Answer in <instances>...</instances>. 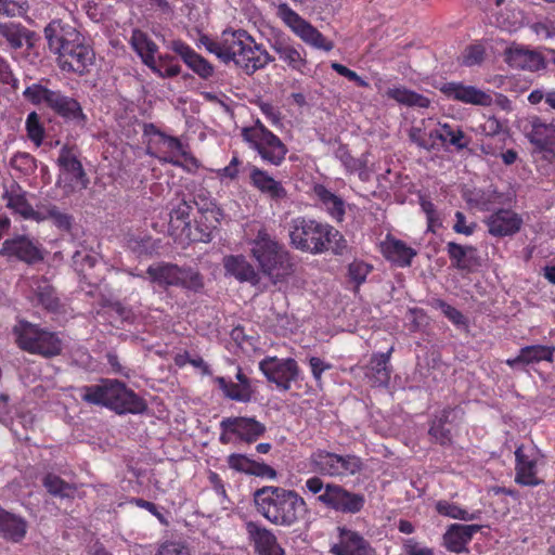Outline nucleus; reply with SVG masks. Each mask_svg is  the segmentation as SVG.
I'll return each instance as SVG.
<instances>
[{
    "instance_id": "1",
    "label": "nucleus",
    "mask_w": 555,
    "mask_h": 555,
    "mask_svg": "<svg viewBox=\"0 0 555 555\" xmlns=\"http://www.w3.org/2000/svg\"><path fill=\"white\" fill-rule=\"evenodd\" d=\"M312 472L319 474L309 477L304 485V491L317 495V502L327 509L354 515L365 505L362 493L352 492L343 485L324 482L321 476L331 478H347L354 476L364 468L363 460L352 453L338 454L324 449H317L309 456Z\"/></svg>"
},
{
    "instance_id": "2",
    "label": "nucleus",
    "mask_w": 555,
    "mask_h": 555,
    "mask_svg": "<svg viewBox=\"0 0 555 555\" xmlns=\"http://www.w3.org/2000/svg\"><path fill=\"white\" fill-rule=\"evenodd\" d=\"M199 42L205 49L224 63L233 62L247 75L264 68L273 57L244 29H225L220 37L212 39L202 36Z\"/></svg>"
},
{
    "instance_id": "3",
    "label": "nucleus",
    "mask_w": 555,
    "mask_h": 555,
    "mask_svg": "<svg viewBox=\"0 0 555 555\" xmlns=\"http://www.w3.org/2000/svg\"><path fill=\"white\" fill-rule=\"evenodd\" d=\"M44 36L50 51L57 55V65L62 70L82 75L93 64V49L74 26L52 21L44 28Z\"/></svg>"
},
{
    "instance_id": "4",
    "label": "nucleus",
    "mask_w": 555,
    "mask_h": 555,
    "mask_svg": "<svg viewBox=\"0 0 555 555\" xmlns=\"http://www.w3.org/2000/svg\"><path fill=\"white\" fill-rule=\"evenodd\" d=\"M256 511L270 524L291 528L308 514V504L296 490L263 486L254 492Z\"/></svg>"
},
{
    "instance_id": "5",
    "label": "nucleus",
    "mask_w": 555,
    "mask_h": 555,
    "mask_svg": "<svg viewBox=\"0 0 555 555\" xmlns=\"http://www.w3.org/2000/svg\"><path fill=\"white\" fill-rule=\"evenodd\" d=\"M247 244L260 273L273 285L285 283L294 274L295 263L289 250L266 227H260Z\"/></svg>"
},
{
    "instance_id": "6",
    "label": "nucleus",
    "mask_w": 555,
    "mask_h": 555,
    "mask_svg": "<svg viewBox=\"0 0 555 555\" xmlns=\"http://www.w3.org/2000/svg\"><path fill=\"white\" fill-rule=\"evenodd\" d=\"M291 244L298 250L313 255L331 250L344 255L348 242L333 225L307 217H297L288 224Z\"/></svg>"
},
{
    "instance_id": "7",
    "label": "nucleus",
    "mask_w": 555,
    "mask_h": 555,
    "mask_svg": "<svg viewBox=\"0 0 555 555\" xmlns=\"http://www.w3.org/2000/svg\"><path fill=\"white\" fill-rule=\"evenodd\" d=\"M82 391L86 402L106 406L117 414H139L147 408L144 399L117 379H105L100 385L85 386Z\"/></svg>"
},
{
    "instance_id": "8",
    "label": "nucleus",
    "mask_w": 555,
    "mask_h": 555,
    "mask_svg": "<svg viewBox=\"0 0 555 555\" xmlns=\"http://www.w3.org/2000/svg\"><path fill=\"white\" fill-rule=\"evenodd\" d=\"M16 346L30 354L46 359L62 353L63 341L59 334L26 320H18L12 328Z\"/></svg>"
},
{
    "instance_id": "9",
    "label": "nucleus",
    "mask_w": 555,
    "mask_h": 555,
    "mask_svg": "<svg viewBox=\"0 0 555 555\" xmlns=\"http://www.w3.org/2000/svg\"><path fill=\"white\" fill-rule=\"evenodd\" d=\"M23 96L34 105H44L76 126L85 127L87 124V116L82 112L80 103L60 90L49 89L41 83H33L23 91Z\"/></svg>"
},
{
    "instance_id": "10",
    "label": "nucleus",
    "mask_w": 555,
    "mask_h": 555,
    "mask_svg": "<svg viewBox=\"0 0 555 555\" xmlns=\"http://www.w3.org/2000/svg\"><path fill=\"white\" fill-rule=\"evenodd\" d=\"M219 441L221 444L232 443L238 440L245 443H254L267 431L263 423L254 416H229L219 423Z\"/></svg>"
},
{
    "instance_id": "11",
    "label": "nucleus",
    "mask_w": 555,
    "mask_h": 555,
    "mask_svg": "<svg viewBox=\"0 0 555 555\" xmlns=\"http://www.w3.org/2000/svg\"><path fill=\"white\" fill-rule=\"evenodd\" d=\"M155 138L149 143L146 153L157 158L163 164H170L176 167H182L183 158L186 163L198 167V160L190 153L189 146L183 144L178 138L167 135L164 132L155 130Z\"/></svg>"
},
{
    "instance_id": "12",
    "label": "nucleus",
    "mask_w": 555,
    "mask_h": 555,
    "mask_svg": "<svg viewBox=\"0 0 555 555\" xmlns=\"http://www.w3.org/2000/svg\"><path fill=\"white\" fill-rule=\"evenodd\" d=\"M276 15L307 44L324 51H331L333 49V43L313 25L295 12L286 2H282L278 5Z\"/></svg>"
},
{
    "instance_id": "13",
    "label": "nucleus",
    "mask_w": 555,
    "mask_h": 555,
    "mask_svg": "<svg viewBox=\"0 0 555 555\" xmlns=\"http://www.w3.org/2000/svg\"><path fill=\"white\" fill-rule=\"evenodd\" d=\"M259 370L267 380L276 385L280 390L287 391L292 383L300 376L298 363L293 358L266 357L259 362Z\"/></svg>"
},
{
    "instance_id": "14",
    "label": "nucleus",
    "mask_w": 555,
    "mask_h": 555,
    "mask_svg": "<svg viewBox=\"0 0 555 555\" xmlns=\"http://www.w3.org/2000/svg\"><path fill=\"white\" fill-rule=\"evenodd\" d=\"M465 411L460 406L448 405L436 412L429 422L428 435L436 443L446 447L452 443L451 428L464 420Z\"/></svg>"
},
{
    "instance_id": "15",
    "label": "nucleus",
    "mask_w": 555,
    "mask_h": 555,
    "mask_svg": "<svg viewBox=\"0 0 555 555\" xmlns=\"http://www.w3.org/2000/svg\"><path fill=\"white\" fill-rule=\"evenodd\" d=\"M515 482L527 487H537L544 482L538 476L537 452L524 444L515 450Z\"/></svg>"
},
{
    "instance_id": "16",
    "label": "nucleus",
    "mask_w": 555,
    "mask_h": 555,
    "mask_svg": "<svg viewBox=\"0 0 555 555\" xmlns=\"http://www.w3.org/2000/svg\"><path fill=\"white\" fill-rule=\"evenodd\" d=\"M337 538L330 547L332 555H371V543L358 531L346 526L337 527Z\"/></svg>"
},
{
    "instance_id": "17",
    "label": "nucleus",
    "mask_w": 555,
    "mask_h": 555,
    "mask_svg": "<svg viewBox=\"0 0 555 555\" xmlns=\"http://www.w3.org/2000/svg\"><path fill=\"white\" fill-rule=\"evenodd\" d=\"M439 90L447 99L465 104L491 106L493 103V99L490 93L474 86L464 85L463 82H443L439 86Z\"/></svg>"
},
{
    "instance_id": "18",
    "label": "nucleus",
    "mask_w": 555,
    "mask_h": 555,
    "mask_svg": "<svg viewBox=\"0 0 555 555\" xmlns=\"http://www.w3.org/2000/svg\"><path fill=\"white\" fill-rule=\"evenodd\" d=\"M0 255L8 258H16L27 263H35L43 259L39 245L26 235H15L7 238Z\"/></svg>"
},
{
    "instance_id": "19",
    "label": "nucleus",
    "mask_w": 555,
    "mask_h": 555,
    "mask_svg": "<svg viewBox=\"0 0 555 555\" xmlns=\"http://www.w3.org/2000/svg\"><path fill=\"white\" fill-rule=\"evenodd\" d=\"M246 143L258 153L264 163L273 166H280L288 152L286 145L273 132L264 133L260 138L256 137Z\"/></svg>"
},
{
    "instance_id": "20",
    "label": "nucleus",
    "mask_w": 555,
    "mask_h": 555,
    "mask_svg": "<svg viewBox=\"0 0 555 555\" xmlns=\"http://www.w3.org/2000/svg\"><path fill=\"white\" fill-rule=\"evenodd\" d=\"M168 48L178 54L183 63L202 79L207 80L214 76V66L184 41L172 40Z\"/></svg>"
},
{
    "instance_id": "21",
    "label": "nucleus",
    "mask_w": 555,
    "mask_h": 555,
    "mask_svg": "<svg viewBox=\"0 0 555 555\" xmlns=\"http://www.w3.org/2000/svg\"><path fill=\"white\" fill-rule=\"evenodd\" d=\"M245 529L258 555H285L274 533L256 521H247Z\"/></svg>"
},
{
    "instance_id": "22",
    "label": "nucleus",
    "mask_w": 555,
    "mask_h": 555,
    "mask_svg": "<svg viewBox=\"0 0 555 555\" xmlns=\"http://www.w3.org/2000/svg\"><path fill=\"white\" fill-rule=\"evenodd\" d=\"M271 48L291 69L301 75L310 74L311 70L306 57V51L302 48L295 46L286 39H275Z\"/></svg>"
},
{
    "instance_id": "23",
    "label": "nucleus",
    "mask_w": 555,
    "mask_h": 555,
    "mask_svg": "<svg viewBox=\"0 0 555 555\" xmlns=\"http://www.w3.org/2000/svg\"><path fill=\"white\" fill-rule=\"evenodd\" d=\"M486 224L491 235L509 236L520 230L522 218L512 209H498L487 218Z\"/></svg>"
},
{
    "instance_id": "24",
    "label": "nucleus",
    "mask_w": 555,
    "mask_h": 555,
    "mask_svg": "<svg viewBox=\"0 0 555 555\" xmlns=\"http://www.w3.org/2000/svg\"><path fill=\"white\" fill-rule=\"evenodd\" d=\"M223 268L227 275L233 276L241 283H249L251 286L260 284V271L243 255H230L223 258Z\"/></svg>"
},
{
    "instance_id": "25",
    "label": "nucleus",
    "mask_w": 555,
    "mask_h": 555,
    "mask_svg": "<svg viewBox=\"0 0 555 555\" xmlns=\"http://www.w3.org/2000/svg\"><path fill=\"white\" fill-rule=\"evenodd\" d=\"M393 347L386 352L373 353L365 367V376L373 387H384L389 384L391 366L389 364Z\"/></svg>"
},
{
    "instance_id": "26",
    "label": "nucleus",
    "mask_w": 555,
    "mask_h": 555,
    "mask_svg": "<svg viewBox=\"0 0 555 555\" xmlns=\"http://www.w3.org/2000/svg\"><path fill=\"white\" fill-rule=\"evenodd\" d=\"M481 527L479 525H461L452 524L443 534L444 547L453 553H463L467 551V544L472 541L473 535L477 533Z\"/></svg>"
},
{
    "instance_id": "27",
    "label": "nucleus",
    "mask_w": 555,
    "mask_h": 555,
    "mask_svg": "<svg viewBox=\"0 0 555 555\" xmlns=\"http://www.w3.org/2000/svg\"><path fill=\"white\" fill-rule=\"evenodd\" d=\"M57 163L65 173L70 175L72 181H74L79 189L82 190L88 186L89 180L78 159L77 151L74 147L64 145L60 150Z\"/></svg>"
},
{
    "instance_id": "28",
    "label": "nucleus",
    "mask_w": 555,
    "mask_h": 555,
    "mask_svg": "<svg viewBox=\"0 0 555 555\" xmlns=\"http://www.w3.org/2000/svg\"><path fill=\"white\" fill-rule=\"evenodd\" d=\"M250 184L262 194L273 201H281L286 197L287 192L280 181H276L267 171L253 166L249 173Z\"/></svg>"
},
{
    "instance_id": "29",
    "label": "nucleus",
    "mask_w": 555,
    "mask_h": 555,
    "mask_svg": "<svg viewBox=\"0 0 555 555\" xmlns=\"http://www.w3.org/2000/svg\"><path fill=\"white\" fill-rule=\"evenodd\" d=\"M7 206L25 219L41 221V211H36L26 198V192L16 183H12L3 194Z\"/></svg>"
},
{
    "instance_id": "30",
    "label": "nucleus",
    "mask_w": 555,
    "mask_h": 555,
    "mask_svg": "<svg viewBox=\"0 0 555 555\" xmlns=\"http://www.w3.org/2000/svg\"><path fill=\"white\" fill-rule=\"evenodd\" d=\"M383 255L399 267H408L417 251L408 246L403 241L387 235L380 244Z\"/></svg>"
},
{
    "instance_id": "31",
    "label": "nucleus",
    "mask_w": 555,
    "mask_h": 555,
    "mask_svg": "<svg viewBox=\"0 0 555 555\" xmlns=\"http://www.w3.org/2000/svg\"><path fill=\"white\" fill-rule=\"evenodd\" d=\"M555 347L545 345L526 346L519 350L517 357L507 359L506 364L513 369L529 364L540 363L542 361L552 362Z\"/></svg>"
},
{
    "instance_id": "32",
    "label": "nucleus",
    "mask_w": 555,
    "mask_h": 555,
    "mask_svg": "<svg viewBox=\"0 0 555 555\" xmlns=\"http://www.w3.org/2000/svg\"><path fill=\"white\" fill-rule=\"evenodd\" d=\"M27 533V521L0 506V537L12 542L22 541Z\"/></svg>"
},
{
    "instance_id": "33",
    "label": "nucleus",
    "mask_w": 555,
    "mask_h": 555,
    "mask_svg": "<svg viewBox=\"0 0 555 555\" xmlns=\"http://www.w3.org/2000/svg\"><path fill=\"white\" fill-rule=\"evenodd\" d=\"M446 249L452 266L459 270H470L480 264L478 250L472 245L449 242Z\"/></svg>"
},
{
    "instance_id": "34",
    "label": "nucleus",
    "mask_w": 555,
    "mask_h": 555,
    "mask_svg": "<svg viewBox=\"0 0 555 555\" xmlns=\"http://www.w3.org/2000/svg\"><path fill=\"white\" fill-rule=\"evenodd\" d=\"M506 61L514 68L530 72H537L544 67L543 57L539 53L525 48L509 49Z\"/></svg>"
},
{
    "instance_id": "35",
    "label": "nucleus",
    "mask_w": 555,
    "mask_h": 555,
    "mask_svg": "<svg viewBox=\"0 0 555 555\" xmlns=\"http://www.w3.org/2000/svg\"><path fill=\"white\" fill-rule=\"evenodd\" d=\"M313 194L321 203L323 209L336 221H343L345 216V202L326 189L323 184L313 186Z\"/></svg>"
},
{
    "instance_id": "36",
    "label": "nucleus",
    "mask_w": 555,
    "mask_h": 555,
    "mask_svg": "<svg viewBox=\"0 0 555 555\" xmlns=\"http://www.w3.org/2000/svg\"><path fill=\"white\" fill-rule=\"evenodd\" d=\"M130 44L146 66H154L158 47L144 31L134 29Z\"/></svg>"
},
{
    "instance_id": "37",
    "label": "nucleus",
    "mask_w": 555,
    "mask_h": 555,
    "mask_svg": "<svg viewBox=\"0 0 555 555\" xmlns=\"http://www.w3.org/2000/svg\"><path fill=\"white\" fill-rule=\"evenodd\" d=\"M430 137L436 138L442 145H452L456 150H464L468 145L464 132L460 127H454L449 124H440L436 121V131L430 132Z\"/></svg>"
},
{
    "instance_id": "38",
    "label": "nucleus",
    "mask_w": 555,
    "mask_h": 555,
    "mask_svg": "<svg viewBox=\"0 0 555 555\" xmlns=\"http://www.w3.org/2000/svg\"><path fill=\"white\" fill-rule=\"evenodd\" d=\"M436 131V119H422L418 125L413 126L409 131V138L412 143L418 147L430 151L436 146V138L430 137V132Z\"/></svg>"
},
{
    "instance_id": "39",
    "label": "nucleus",
    "mask_w": 555,
    "mask_h": 555,
    "mask_svg": "<svg viewBox=\"0 0 555 555\" xmlns=\"http://www.w3.org/2000/svg\"><path fill=\"white\" fill-rule=\"evenodd\" d=\"M386 95L409 107L427 108L430 105V100L427 96L404 87L389 88Z\"/></svg>"
},
{
    "instance_id": "40",
    "label": "nucleus",
    "mask_w": 555,
    "mask_h": 555,
    "mask_svg": "<svg viewBox=\"0 0 555 555\" xmlns=\"http://www.w3.org/2000/svg\"><path fill=\"white\" fill-rule=\"evenodd\" d=\"M527 137L535 146L545 149L555 140V128L535 117L531 121V129L528 131Z\"/></svg>"
},
{
    "instance_id": "41",
    "label": "nucleus",
    "mask_w": 555,
    "mask_h": 555,
    "mask_svg": "<svg viewBox=\"0 0 555 555\" xmlns=\"http://www.w3.org/2000/svg\"><path fill=\"white\" fill-rule=\"evenodd\" d=\"M180 267L171 263H159L156 266H150L147 274L153 282L159 285H172L178 286L180 275L182 274Z\"/></svg>"
},
{
    "instance_id": "42",
    "label": "nucleus",
    "mask_w": 555,
    "mask_h": 555,
    "mask_svg": "<svg viewBox=\"0 0 555 555\" xmlns=\"http://www.w3.org/2000/svg\"><path fill=\"white\" fill-rule=\"evenodd\" d=\"M191 204L193 203L198 211L203 215L208 214L210 218L212 219V222L210 224V228H217V225L220 223V219L222 217L221 209L217 206L215 201L211 198L209 192L205 189L198 190L195 194L192 201H190Z\"/></svg>"
},
{
    "instance_id": "43",
    "label": "nucleus",
    "mask_w": 555,
    "mask_h": 555,
    "mask_svg": "<svg viewBox=\"0 0 555 555\" xmlns=\"http://www.w3.org/2000/svg\"><path fill=\"white\" fill-rule=\"evenodd\" d=\"M216 382L227 398L244 403L251 400V386L240 385L231 380H227L224 377H217Z\"/></svg>"
},
{
    "instance_id": "44",
    "label": "nucleus",
    "mask_w": 555,
    "mask_h": 555,
    "mask_svg": "<svg viewBox=\"0 0 555 555\" xmlns=\"http://www.w3.org/2000/svg\"><path fill=\"white\" fill-rule=\"evenodd\" d=\"M170 209V225L175 229L182 228L183 230L189 229L191 224L190 214L192 211V204L184 197L171 204Z\"/></svg>"
},
{
    "instance_id": "45",
    "label": "nucleus",
    "mask_w": 555,
    "mask_h": 555,
    "mask_svg": "<svg viewBox=\"0 0 555 555\" xmlns=\"http://www.w3.org/2000/svg\"><path fill=\"white\" fill-rule=\"evenodd\" d=\"M500 198V194L494 190H475L466 194V202L483 211L491 210Z\"/></svg>"
},
{
    "instance_id": "46",
    "label": "nucleus",
    "mask_w": 555,
    "mask_h": 555,
    "mask_svg": "<svg viewBox=\"0 0 555 555\" xmlns=\"http://www.w3.org/2000/svg\"><path fill=\"white\" fill-rule=\"evenodd\" d=\"M0 34L13 49L22 48L29 40L28 30L15 23L1 24Z\"/></svg>"
},
{
    "instance_id": "47",
    "label": "nucleus",
    "mask_w": 555,
    "mask_h": 555,
    "mask_svg": "<svg viewBox=\"0 0 555 555\" xmlns=\"http://www.w3.org/2000/svg\"><path fill=\"white\" fill-rule=\"evenodd\" d=\"M162 78H172L181 73V66L170 54L159 55L154 66H147Z\"/></svg>"
},
{
    "instance_id": "48",
    "label": "nucleus",
    "mask_w": 555,
    "mask_h": 555,
    "mask_svg": "<svg viewBox=\"0 0 555 555\" xmlns=\"http://www.w3.org/2000/svg\"><path fill=\"white\" fill-rule=\"evenodd\" d=\"M34 301L38 307H41L49 312H54L59 307V299L53 287L46 283L37 286Z\"/></svg>"
},
{
    "instance_id": "49",
    "label": "nucleus",
    "mask_w": 555,
    "mask_h": 555,
    "mask_svg": "<svg viewBox=\"0 0 555 555\" xmlns=\"http://www.w3.org/2000/svg\"><path fill=\"white\" fill-rule=\"evenodd\" d=\"M41 221L51 219L53 224L61 231L69 232L74 218L72 215L61 211L56 206L50 205L44 211H41Z\"/></svg>"
},
{
    "instance_id": "50",
    "label": "nucleus",
    "mask_w": 555,
    "mask_h": 555,
    "mask_svg": "<svg viewBox=\"0 0 555 555\" xmlns=\"http://www.w3.org/2000/svg\"><path fill=\"white\" fill-rule=\"evenodd\" d=\"M25 128L28 139L37 147L40 146L43 142L46 130L42 122L40 121L39 115L36 112H31L27 115Z\"/></svg>"
},
{
    "instance_id": "51",
    "label": "nucleus",
    "mask_w": 555,
    "mask_h": 555,
    "mask_svg": "<svg viewBox=\"0 0 555 555\" xmlns=\"http://www.w3.org/2000/svg\"><path fill=\"white\" fill-rule=\"evenodd\" d=\"M10 166L15 171L24 176H29L35 172L37 162L33 155L26 152H17L10 159Z\"/></svg>"
},
{
    "instance_id": "52",
    "label": "nucleus",
    "mask_w": 555,
    "mask_h": 555,
    "mask_svg": "<svg viewBox=\"0 0 555 555\" xmlns=\"http://www.w3.org/2000/svg\"><path fill=\"white\" fill-rule=\"evenodd\" d=\"M436 511L438 512V514H440L442 516H447V517L460 519V520L467 521V520H474L476 518L475 514L468 513L466 509L462 508L461 506H459L454 503L444 501V500L437 502Z\"/></svg>"
},
{
    "instance_id": "53",
    "label": "nucleus",
    "mask_w": 555,
    "mask_h": 555,
    "mask_svg": "<svg viewBox=\"0 0 555 555\" xmlns=\"http://www.w3.org/2000/svg\"><path fill=\"white\" fill-rule=\"evenodd\" d=\"M181 272L182 274L180 275L178 286L193 292H198L204 287V278L197 270L192 268H182Z\"/></svg>"
},
{
    "instance_id": "54",
    "label": "nucleus",
    "mask_w": 555,
    "mask_h": 555,
    "mask_svg": "<svg viewBox=\"0 0 555 555\" xmlns=\"http://www.w3.org/2000/svg\"><path fill=\"white\" fill-rule=\"evenodd\" d=\"M127 247L138 256L151 255L155 250V244L149 235L130 236Z\"/></svg>"
},
{
    "instance_id": "55",
    "label": "nucleus",
    "mask_w": 555,
    "mask_h": 555,
    "mask_svg": "<svg viewBox=\"0 0 555 555\" xmlns=\"http://www.w3.org/2000/svg\"><path fill=\"white\" fill-rule=\"evenodd\" d=\"M335 156L349 172H361L365 169V160L353 157L345 146H339Z\"/></svg>"
},
{
    "instance_id": "56",
    "label": "nucleus",
    "mask_w": 555,
    "mask_h": 555,
    "mask_svg": "<svg viewBox=\"0 0 555 555\" xmlns=\"http://www.w3.org/2000/svg\"><path fill=\"white\" fill-rule=\"evenodd\" d=\"M42 482L48 492L55 496H68L67 491L72 489L65 480L54 474H47Z\"/></svg>"
},
{
    "instance_id": "57",
    "label": "nucleus",
    "mask_w": 555,
    "mask_h": 555,
    "mask_svg": "<svg viewBox=\"0 0 555 555\" xmlns=\"http://www.w3.org/2000/svg\"><path fill=\"white\" fill-rule=\"evenodd\" d=\"M257 105L261 112V114L266 117V119L271 124L273 127H281L282 124V113L281 109L267 101H258Z\"/></svg>"
},
{
    "instance_id": "58",
    "label": "nucleus",
    "mask_w": 555,
    "mask_h": 555,
    "mask_svg": "<svg viewBox=\"0 0 555 555\" xmlns=\"http://www.w3.org/2000/svg\"><path fill=\"white\" fill-rule=\"evenodd\" d=\"M73 262L76 270L87 278V270L95 267L98 258L86 251H76L73 256Z\"/></svg>"
},
{
    "instance_id": "59",
    "label": "nucleus",
    "mask_w": 555,
    "mask_h": 555,
    "mask_svg": "<svg viewBox=\"0 0 555 555\" xmlns=\"http://www.w3.org/2000/svg\"><path fill=\"white\" fill-rule=\"evenodd\" d=\"M27 11L26 0H0V14L21 16Z\"/></svg>"
},
{
    "instance_id": "60",
    "label": "nucleus",
    "mask_w": 555,
    "mask_h": 555,
    "mask_svg": "<svg viewBox=\"0 0 555 555\" xmlns=\"http://www.w3.org/2000/svg\"><path fill=\"white\" fill-rule=\"evenodd\" d=\"M371 269V266L364 261L354 260L348 267V274L351 281L357 285H360L366 280Z\"/></svg>"
},
{
    "instance_id": "61",
    "label": "nucleus",
    "mask_w": 555,
    "mask_h": 555,
    "mask_svg": "<svg viewBox=\"0 0 555 555\" xmlns=\"http://www.w3.org/2000/svg\"><path fill=\"white\" fill-rule=\"evenodd\" d=\"M254 461L244 454L232 453L228 456V465L231 469L249 475Z\"/></svg>"
},
{
    "instance_id": "62",
    "label": "nucleus",
    "mask_w": 555,
    "mask_h": 555,
    "mask_svg": "<svg viewBox=\"0 0 555 555\" xmlns=\"http://www.w3.org/2000/svg\"><path fill=\"white\" fill-rule=\"evenodd\" d=\"M485 51L480 46H470L463 53L462 63L465 66H474L480 64L483 60Z\"/></svg>"
},
{
    "instance_id": "63",
    "label": "nucleus",
    "mask_w": 555,
    "mask_h": 555,
    "mask_svg": "<svg viewBox=\"0 0 555 555\" xmlns=\"http://www.w3.org/2000/svg\"><path fill=\"white\" fill-rule=\"evenodd\" d=\"M156 555H191V552L183 543L167 542L158 548Z\"/></svg>"
},
{
    "instance_id": "64",
    "label": "nucleus",
    "mask_w": 555,
    "mask_h": 555,
    "mask_svg": "<svg viewBox=\"0 0 555 555\" xmlns=\"http://www.w3.org/2000/svg\"><path fill=\"white\" fill-rule=\"evenodd\" d=\"M403 550L406 555H435L431 548L421 546L414 539H406L403 543Z\"/></svg>"
}]
</instances>
